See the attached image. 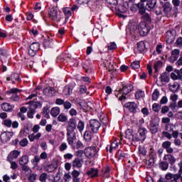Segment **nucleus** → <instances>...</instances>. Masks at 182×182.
I'll return each instance as SVG.
<instances>
[{
    "instance_id": "obj_1",
    "label": "nucleus",
    "mask_w": 182,
    "mask_h": 182,
    "mask_svg": "<svg viewBox=\"0 0 182 182\" xmlns=\"http://www.w3.org/2000/svg\"><path fill=\"white\" fill-rule=\"evenodd\" d=\"M133 90V85L132 84H126L124 85L122 87V89H121L117 93H116L117 97H119V94L122 95L119 97V100H124L126 99V95H129L130 92Z\"/></svg>"
},
{
    "instance_id": "obj_2",
    "label": "nucleus",
    "mask_w": 182,
    "mask_h": 182,
    "mask_svg": "<svg viewBox=\"0 0 182 182\" xmlns=\"http://www.w3.org/2000/svg\"><path fill=\"white\" fill-rule=\"evenodd\" d=\"M150 31H151V26H148L144 23H139L138 25V32L140 36H146L150 33Z\"/></svg>"
},
{
    "instance_id": "obj_3",
    "label": "nucleus",
    "mask_w": 182,
    "mask_h": 182,
    "mask_svg": "<svg viewBox=\"0 0 182 182\" xmlns=\"http://www.w3.org/2000/svg\"><path fill=\"white\" fill-rule=\"evenodd\" d=\"M147 134V129L144 127H140L138 129V134H135V141L143 142L146 140V134Z\"/></svg>"
},
{
    "instance_id": "obj_4",
    "label": "nucleus",
    "mask_w": 182,
    "mask_h": 182,
    "mask_svg": "<svg viewBox=\"0 0 182 182\" xmlns=\"http://www.w3.org/2000/svg\"><path fill=\"white\" fill-rule=\"evenodd\" d=\"M159 4L161 5L163 9L164 15H170L171 11H173V5H171L168 1L164 2L161 0H160Z\"/></svg>"
},
{
    "instance_id": "obj_5",
    "label": "nucleus",
    "mask_w": 182,
    "mask_h": 182,
    "mask_svg": "<svg viewBox=\"0 0 182 182\" xmlns=\"http://www.w3.org/2000/svg\"><path fill=\"white\" fill-rule=\"evenodd\" d=\"M176 31L175 29H171L166 32V42L167 45H171V43L174 42V41L176 40Z\"/></svg>"
},
{
    "instance_id": "obj_6",
    "label": "nucleus",
    "mask_w": 182,
    "mask_h": 182,
    "mask_svg": "<svg viewBox=\"0 0 182 182\" xmlns=\"http://www.w3.org/2000/svg\"><path fill=\"white\" fill-rule=\"evenodd\" d=\"M84 153L88 159H93L97 154V149L95 146H90L85 149Z\"/></svg>"
},
{
    "instance_id": "obj_7",
    "label": "nucleus",
    "mask_w": 182,
    "mask_h": 182,
    "mask_svg": "<svg viewBox=\"0 0 182 182\" xmlns=\"http://www.w3.org/2000/svg\"><path fill=\"white\" fill-rule=\"evenodd\" d=\"M127 32L131 35V36H136V33L139 32V26L136 23H130L127 28Z\"/></svg>"
},
{
    "instance_id": "obj_8",
    "label": "nucleus",
    "mask_w": 182,
    "mask_h": 182,
    "mask_svg": "<svg viewBox=\"0 0 182 182\" xmlns=\"http://www.w3.org/2000/svg\"><path fill=\"white\" fill-rule=\"evenodd\" d=\"M76 140V133L75 130H67V141L70 146L73 145Z\"/></svg>"
},
{
    "instance_id": "obj_9",
    "label": "nucleus",
    "mask_w": 182,
    "mask_h": 182,
    "mask_svg": "<svg viewBox=\"0 0 182 182\" xmlns=\"http://www.w3.org/2000/svg\"><path fill=\"white\" fill-rule=\"evenodd\" d=\"M90 127L92 133H97L100 129V122L96 119H91L90 121Z\"/></svg>"
},
{
    "instance_id": "obj_10",
    "label": "nucleus",
    "mask_w": 182,
    "mask_h": 182,
    "mask_svg": "<svg viewBox=\"0 0 182 182\" xmlns=\"http://www.w3.org/2000/svg\"><path fill=\"white\" fill-rule=\"evenodd\" d=\"M48 16L51 21H58V8L55 6L49 8Z\"/></svg>"
},
{
    "instance_id": "obj_11",
    "label": "nucleus",
    "mask_w": 182,
    "mask_h": 182,
    "mask_svg": "<svg viewBox=\"0 0 182 182\" xmlns=\"http://www.w3.org/2000/svg\"><path fill=\"white\" fill-rule=\"evenodd\" d=\"M38 108V104L36 102H31L29 104V111L27 113V116L29 119H33V114H35V109Z\"/></svg>"
},
{
    "instance_id": "obj_12",
    "label": "nucleus",
    "mask_w": 182,
    "mask_h": 182,
    "mask_svg": "<svg viewBox=\"0 0 182 182\" xmlns=\"http://www.w3.org/2000/svg\"><path fill=\"white\" fill-rule=\"evenodd\" d=\"M12 136H14V133L12 132H4L0 135V139L3 143H6L11 140Z\"/></svg>"
},
{
    "instance_id": "obj_13",
    "label": "nucleus",
    "mask_w": 182,
    "mask_h": 182,
    "mask_svg": "<svg viewBox=\"0 0 182 182\" xmlns=\"http://www.w3.org/2000/svg\"><path fill=\"white\" fill-rule=\"evenodd\" d=\"M125 138L130 141H136V134L132 129H127L125 132Z\"/></svg>"
},
{
    "instance_id": "obj_14",
    "label": "nucleus",
    "mask_w": 182,
    "mask_h": 182,
    "mask_svg": "<svg viewBox=\"0 0 182 182\" xmlns=\"http://www.w3.org/2000/svg\"><path fill=\"white\" fill-rule=\"evenodd\" d=\"M21 90H18L17 88H11L9 91H7V93L13 94L11 96V100H14L15 102H18L19 100V96L17 93H19Z\"/></svg>"
},
{
    "instance_id": "obj_15",
    "label": "nucleus",
    "mask_w": 182,
    "mask_h": 182,
    "mask_svg": "<svg viewBox=\"0 0 182 182\" xmlns=\"http://www.w3.org/2000/svg\"><path fill=\"white\" fill-rule=\"evenodd\" d=\"M141 16L142 21L140 23H145L149 26H151V17L149 14V13H144Z\"/></svg>"
},
{
    "instance_id": "obj_16",
    "label": "nucleus",
    "mask_w": 182,
    "mask_h": 182,
    "mask_svg": "<svg viewBox=\"0 0 182 182\" xmlns=\"http://www.w3.org/2000/svg\"><path fill=\"white\" fill-rule=\"evenodd\" d=\"M135 6L139 9V14H140V15H144V14H146V11H147V6H146L144 3L139 2L138 4H135Z\"/></svg>"
},
{
    "instance_id": "obj_17",
    "label": "nucleus",
    "mask_w": 182,
    "mask_h": 182,
    "mask_svg": "<svg viewBox=\"0 0 182 182\" xmlns=\"http://www.w3.org/2000/svg\"><path fill=\"white\" fill-rule=\"evenodd\" d=\"M43 93L46 96L52 97L56 95V90L51 87H48L43 90Z\"/></svg>"
},
{
    "instance_id": "obj_18",
    "label": "nucleus",
    "mask_w": 182,
    "mask_h": 182,
    "mask_svg": "<svg viewBox=\"0 0 182 182\" xmlns=\"http://www.w3.org/2000/svg\"><path fill=\"white\" fill-rule=\"evenodd\" d=\"M162 147L163 149H165L166 150V152L169 154H171L173 151H174V149L171 148V142L169 141H165L162 143Z\"/></svg>"
},
{
    "instance_id": "obj_19",
    "label": "nucleus",
    "mask_w": 182,
    "mask_h": 182,
    "mask_svg": "<svg viewBox=\"0 0 182 182\" xmlns=\"http://www.w3.org/2000/svg\"><path fill=\"white\" fill-rule=\"evenodd\" d=\"M146 5V11L150 12L157 6V0H148Z\"/></svg>"
},
{
    "instance_id": "obj_20",
    "label": "nucleus",
    "mask_w": 182,
    "mask_h": 182,
    "mask_svg": "<svg viewBox=\"0 0 182 182\" xmlns=\"http://www.w3.org/2000/svg\"><path fill=\"white\" fill-rule=\"evenodd\" d=\"M124 107L128 109L131 113H135L136 110H137V105L133 102L126 103Z\"/></svg>"
},
{
    "instance_id": "obj_21",
    "label": "nucleus",
    "mask_w": 182,
    "mask_h": 182,
    "mask_svg": "<svg viewBox=\"0 0 182 182\" xmlns=\"http://www.w3.org/2000/svg\"><path fill=\"white\" fill-rule=\"evenodd\" d=\"M63 12L65 16L64 23H66L69 21V17L72 16V10L69 7H65L63 9Z\"/></svg>"
},
{
    "instance_id": "obj_22",
    "label": "nucleus",
    "mask_w": 182,
    "mask_h": 182,
    "mask_svg": "<svg viewBox=\"0 0 182 182\" xmlns=\"http://www.w3.org/2000/svg\"><path fill=\"white\" fill-rule=\"evenodd\" d=\"M76 124V119L75 118H70L68 122L67 130H75Z\"/></svg>"
},
{
    "instance_id": "obj_23",
    "label": "nucleus",
    "mask_w": 182,
    "mask_h": 182,
    "mask_svg": "<svg viewBox=\"0 0 182 182\" xmlns=\"http://www.w3.org/2000/svg\"><path fill=\"white\" fill-rule=\"evenodd\" d=\"M159 123L151 122L149 130L152 134H156L159 132Z\"/></svg>"
},
{
    "instance_id": "obj_24",
    "label": "nucleus",
    "mask_w": 182,
    "mask_h": 182,
    "mask_svg": "<svg viewBox=\"0 0 182 182\" xmlns=\"http://www.w3.org/2000/svg\"><path fill=\"white\" fill-rule=\"evenodd\" d=\"M83 166V159H80L79 158H75L73 161V167L76 168H80Z\"/></svg>"
},
{
    "instance_id": "obj_25",
    "label": "nucleus",
    "mask_w": 182,
    "mask_h": 182,
    "mask_svg": "<svg viewBox=\"0 0 182 182\" xmlns=\"http://www.w3.org/2000/svg\"><path fill=\"white\" fill-rule=\"evenodd\" d=\"M98 174H99V171H97V168H91L88 171H87V175H88V176L91 177L92 178H95V177H97Z\"/></svg>"
},
{
    "instance_id": "obj_26",
    "label": "nucleus",
    "mask_w": 182,
    "mask_h": 182,
    "mask_svg": "<svg viewBox=\"0 0 182 182\" xmlns=\"http://www.w3.org/2000/svg\"><path fill=\"white\" fill-rule=\"evenodd\" d=\"M171 77L173 80H182V75H180L178 70H175L173 73H171Z\"/></svg>"
},
{
    "instance_id": "obj_27",
    "label": "nucleus",
    "mask_w": 182,
    "mask_h": 182,
    "mask_svg": "<svg viewBox=\"0 0 182 182\" xmlns=\"http://www.w3.org/2000/svg\"><path fill=\"white\" fill-rule=\"evenodd\" d=\"M73 90V87L71 85H66L63 90V94L64 96H70V95H72V91Z\"/></svg>"
},
{
    "instance_id": "obj_28",
    "label": "nucleus",
    "mask_w": 182,
    "mask_h": 182,
    "mask_svg": "<svg viewBox=\"0 0 182 182\" xmlns=\"http://www.w3.org/2000/svg\"><path fill=\"white\" fill-rule=\"evenodd\" d=\"M60 113V108L59 107H54L50 109V115L52 117H58Z\"/></svg>"
},
{
    "instance_id": "obj_29",
    "label": "nucleus",
    "mask_w": 182,
    "mask_h": 182,
    "mask_svg": "<svg viewBox=\"0 0 182 182\" xmlns=\"http://www.w3.org/2000/svg\"><path fill=\"white\" fill-rule=\"evenodd\" d=\"M1 109L4 112H11L14 109V107L9 103L4 102L1 104Z\"/></svg>"
},
{
    "instance_id": "obj_30",
    "label": "nucleus",
    "mask_w": 182,
    "mask_h": 182,
    "mask_svg": "<svg viewBox=\"0 0 182 182\" xmlns=\"http://www.w3.org/2000/svg\"><path fill=\"white\" fill-rule=\"evenodd\" d=\"M28 50L30 56H35V55H36V52L39 50V47L30 46L28 47Z\"/></svg>"
},
{
    "instance_id": "obj_31",
    "label": "nucleus",
    "mask_w": 182,
    "mask_h": 182,
    "mask_svg": "<svg viewBox=\"0 0 182 182\" xmlns=\"http://www.w3.org/2000/svg\"><path fill=\"white\" fill-rule=\"evenodd\" d=\"M18 163L20 166H25L29 163V158L28 156L24 155L20 158Z\"/></svg>"
},
{
    "instance_id": "obj_32",
    "label": "nucleus",
    "mask_w": 182,
    "mask_h": 182,
    "mask_svg": "<svg viewBox=\"0 0 182 182\" xmlns=\"http://www.w3.org/2000/svg\"><path fill=\"white\" fill-rule=\"evenodd\" d=\"M7 80H11L13 83H15V80L19 82L21 80V78L19 77V74L18 73H13L11 74V77H7Z\"/></svg>"
},
{
    "instance_id": "obj_33",
    "label": "nucleus",
    "mask_w": 182,
    "mask_h": 182,
    "mask_svg": "<svg viewBox=\"0 0 182 182\" xmlns=\"http://www.w3.org/2000/svg\"><path fill=\"white\" fill-rule=\"evenodd\" d=\"M179 88H180V85H178V83L177 82H173L172 85H169V90L173 93H176V92H177Z\"/></svg>"
},
{
    "instance_id": "obj_34",
    "label": "nucleus",
    "mask_w": 182,
    "mask_h": 182,
    "mask_svg": "<svg viewBox=\"0 0 182 182\" xmlns=\"http://www.w3.org/2000/svg\"><path fill=\"white\" fill-rule=\"evenodd\" d=\"M115 157L118 159V160H123L124 158L127 157V154L123 152V151L119 150L117 152Z\"/></svg>"
},
{
    "instance_id": "obj_35",
    "label": "nucleus",
    "mask_w": 182,
    "mask_h": 182,
    "mask_svg": "<svg viewBox=\"0 0 182 182\" xmlns=\"http://www.w3.org/2000/svg\"><path fill=\"white\" fill-rule=\"evenodd\" d=\"M164 159L166 160V161H168L170 164H174L176 163V158L171 154H168L164 156Z\"/></svg>"
},
{
    "instance_id": "obj_36",
    "label": "nucleus",
    "mask_w": 182,
    "mask_h": 182,
    "mask_svg": "<svg viewBox=\"0 0 182 182\" xmlns=\"http://www.w3.org/2000/svg\"><path fill=\"white\" fill-rule=\"evenodd\" d=\"M119 144H120L119 143H118L117 140H114L110 145L109 146V153H112V151L114 150H116V149H117V147H119Z\"/></svg>"
},
{
    "instance_id": "obj_37",
    "label": "nucleus",
    "mask_w": 182,
    "mask_h": 182,
    "mask_svg": "<svg viewBox=\"0 0 182 182\" xmlns=\"http://www.w3.org/2000/svg\"><path fill=\"white\" fill-rule=\"evenodd\" d=\"M58 120L61 123H65V122H68V117L66 116V114L61 113L58 115Z\"/></svg>"
},
{
    "instance_id": "obj_38",
    "label": "nucleus",
    "mask_w": 182,
    "mask_h": 182,
    "mask_svg": "<svg viewBox=\"0 0 182 182\" xmlns=\"http://www.w3.org/2000/svg\"><path fill=\"white\" fill-rule=\"evenodd\" d=\"M84 139L85 141H90L92 140V132L90 131H86L84 134Z\"/></svg>"
},
{
    "instance_id": "obj_39",
    "label": "nucleus",
    "mask_w": 182,
    "mask_h": 182,
    "mask_svg": "<svg viewBox=\"0 0 182 182\" xmlns=\"http://www.w3.org/2000/svg\"><path fill=\"white\" fill-rule=\"evenodd\" d=\"M20 154L21 151L14 150L10 153V157H11V159H18Z\"/></svg>"
},
{
    "instance_id": "obj_40",
    "label": "nucleus",
    "mask_w": 182,
    "mask_h": 182,
    "mask_svg": "<svg viewBox=\"0 0 182 182\" xmlns=\"http://www.w3.org/2000/svg\"><path fill=\"white\" fill-rule=\"evenodd\" d=\"M4 126H6V127H12V120L9 119H5L2 122Z\"/></svg>"
},
{
    "instance_id": "obj_41",
    "label": "nucleus",
    "mask_w": 182,
    "mask_h": 182,
    "mask_svg": "<svg viewBox=\"0 0 182 182\" xmlns=\"http://www.w3.org/2000/svg\"><path fill=\"white\" fill-rule=\"evenodd\" d=\"M163 66V63L161 61H156L154 65L155 72H159V70Z\"/></svg>"
},
{
    "instance_id": "obj_42",
    "label": "nucleus",
    "mask_w": 182,
    "mask_h": 182,
    "mask_svg": "<svg viewBox=\"0 0 182 182\" xmlns=\"http://www.w3.org/2000/svg\"><path fill=\"white\" fill-rule=\"evenodd\" d=\"M58 149L61 152L65 151V150H68V144L66 142L61 143Z\"/></svg>"
},
{
    "instance_id": "obj_43",
    "label": "nucleus",
    "mask_w": 182,
    "mask_h": 182,
    "mask_svg": "<svg viewBox=\"0 0 182 182\" xmlns=\"http://www.w3.org/2000/svg\"><path fill=\"white\" fill-rule=\"evenodd\" d=\"M165 129L166 132H169L170 133H171V132H174V125L172 124H167L165 126Z\"/></svg>"
},
{
    "instance_id": "obj_44",
    "label": "nucleus",
    "mask_w": 182,
    "mask_h": 182,
    "mask_svg": "<svg viewBox=\"0 0 182 182\" xmlns=\"http://www.w3.org/2000/svg\"><path fill=\"white\" fill-rule=\"evenodd\" d=\"M160 96V92L158 90H155L152 93V100H157Z\"/></svg>"
},
{
    "instance_id": "obj_45",
    "label": "nucleus",
    "mask_w": 182,
    "mask_h": 182,
    "mask_svg": "<svg viewBox=\"0 0 182 182\" xmlns=\"http://www.w3.org/2000/svg\"><path fill=\"white\" fill-rule=\"evenodd\" d=\"M135 52H139V53H143L144 52H146V46H136L134 48Z\"/></svg>"
},
{
    "instance_id": "obj_46",
    "label": "nucleus",
    "mask_w": 182,
    "mask_h": 182,
    "mask_svg": "<svg viewBox=\"0 0 182 182\" xmlns=\"http://www.w3.org/2000/svg\"><path fill=\"white\" fill-rule=\"evenodd\" d=\"M131 68L132 69H139L140 68V61H134L132 63Z\"/></svg>"
},
{
    "instance_id": "obj_47",
    "label": "nucleus",
    "mask_w": 182,
    "mask_h": 182,
    "mask_svg": "<svg viewBox=\"0 0 182 182\" xmlns=\"http://www.w3.org/2000/svg\"><path fill=\"white\" fill-rule=\"evenodd\" d=\"M136 99H141V97H144V91L138 90L135 94Z\"/></svg>"
},
{
    "instance_id": "obj_48",
    "label": "nucleus",
    "mask_w": 182,
    "mask_h": 182,
    "mask_svg": "<svg viewBox=\"0 0 182 182\" xmlns=\"http://www.w3.org/2000/svg\"><path fill=\"white\" fill-rule=\"evenodd\" d=\"M77 129H78L79 132L80 133H82V132H83V130L85 129V123L82 121H80L77 124Z\"/></svg>"
},
{
    "instance_id": "obj_49",
    "label": "nucleus",
    "mask_w": 182,
    "mask_h": 182,
    "mask_svg": "<svg viewBox=\"0 0 182 182\" xmlns=\"http://www.w3.org/2000/svg\"><path fill=\"white\" fill-rule=\"evenodd\" d=\"M100 30L99 28H94L92 31V36L94 38H99L100 36Z\"/></svg>"
},
{
    "instance_id": "obj_50",
    "label": "nucleus",
    "mask_w": 182,
    "mask_h": 182,
    "mask_svg": "<svg viewBox=\"0 0 182 182\" xmlns=\"http://www.w3.org/2000/svg\"><path fill=\"white\" fill-rule=\"evenodd\" d=\"M63 178L65 182H70L72 180V176H70V173H65Z\"/></svg>"
},
{
    "instance_id": "obj_51",
    "label": "nucleus",
    "mask_w": 182,
    "mask_h": 182,
    "mask_svg": "<svg viewBox=\"0 0 182 182\" xmlns=\"http://www.w3.org/2000/svg\"><path fill=\"white\" fill-rule=\"evenodd\" d=\"M162 134L164 137H166V139H168V140H171L172 139V135L171 134H170L169 132L168 131H164L162 132Z\"/></svg>"
},
{
    "instance_id": "obj_52",
    "label": "nucleus",
    "mask_w": 182,
    "mask_h": 182,
    "mask_svg": "<svg viewBox=\"0 0 182 182\" xmlns=\"http://www.w3.org/2000/svg\"><path fill=\"white\" fill-rule=\"evenodd\" d=\"M139 154H141V156H146V154H147V149H146L144 146H139Z\"/></svg>"
},
{
    "instance_id": "obj_53",
    "label": "nucleus",
    "mask_w": 182,
    "mask_h": 182,
    "mask_svg": "<svg viewBox=\"0 0 182 182\" xmlns=\"http://www.w3.org/2000/svg\"><path fill=\"white\" fill-rule=\"evenodd\" d=\"M55 168H56L55 167L54 165H48L47 166H46V170L48 173H52V171H55Z\"/></svg>"
},
{
    "instance_id": "obj_54",
    "label": "nucleus",
    "mask_w": 182,
    "mask_h": 182,
    "mask_svg": "<svg viewBox=\"0 0 182 182\" xmlns=\"http://www.w3.org/2000/svg\"><path fill=\"white\" fill-rule=\"evenodd\" d=\"M161 170L166 171L168 168V164L167 162H162L160 164Z\"/></svg>"
},
{
    "instance_id": "obj_55",
    "label": "nucleus",
    "mask_w": 182,
    "mask_h": 182,
    "mask_svg": "<svg viewBox=\"0 0 182 182\" xmlns=\"http://www.w3.org/2000/svg\"><path fill=\"white\" fill-rule=\"evenodd\" d=\"M171 54H172V56L175 58V59H177V58H178V55H180V50L175 49L172 51Z\"/></svg>"
},
{
    "instance_id": "obj_56",
    "label": "nucleus",
    "mask_w": 182,
    "mask_h": 182,
    "mask_svg": "<svg viewBox=\"0 0 182 182\" xmlns=\"http://www.w3.org/2000/svg\"><path fill=\"white\" fill-rule=\"evenodd\" d=\"M63 106L64 109H65L66 110H69V109L72 107V103H70V102L66 101L64 102Z\"/></svg>"
},
{
    "instance_id": "obj_57",
    "label": "nucleus",
    "mask_w": 182,
    "mask_h": 182,
    "mask_svg": "<svg viewBox=\"0 0 182 182\" xmlns=\"http://www.w3.org/2000/svg\"><path fill=\"white\" fill-rule=\"evenodd\" d=\"M28 143H29V141L27 139H23L20 141V146H21V147H26V146H28Z\"/></svg>"
},
{
    "instance_id": "obj_58",
    "label": "nucleus",
    "mask_w": 182,
    "mask_h": 182,
    "mask_svg": "<svg viewBox=\"0 0 182 182\" xmlns=\"http://www.w3.org/2000/svg\"><path fill=\"white\" fill-rule=\"evenodd\" d=\"M165 178H166V180H168V181H171V180H173L174 178V174H172L171 173H168L166 174Z\"/></svg>"
},
{
    "instance_id": "obj_59",
    "label": "nucleus",
    "mask_w": 182,
    "mask_h": 182,
    "mask_svg": "<svg viewBox=\"0 0 182 182\" xmlns=\"http://www.w3.org/2000/svg\"><path fill=\"white\" fill-rule=\"evenodd\" d=\"M46 178H48V174L46 173H43L40 176V181L45 182L46 181Z\"/></svg>"
},
{
    "instance_id": "obj_60",
    "label": "nucleus",
    "mask_w": 182,
    "mask_h": 182,
    "mask_svg": "<svg viewBox=\"0 0 182 182\" xmlns=\"http://www.w3.org/2000/svg\"><path fill=\"white\" fill-rule=\"evenodd\" d=\"M30 32L33 36H38V35H39V31L35 27H33Z\"/></svg>"
},
{
    "instance_id": "obj_61",
    "label": "nucleus",
    "mask_w": 182,
    "mask_h": 182,
    "mask_svg": "<svg viewBox=\"0 0 182 182\" xmlns=\"http://www.w3.org/2000/svg\"><path fill=\"white\" fill-rule=\"evenodd\" d=\"M70 116H77V111L74 108H72L69 111Z\"/></svg>"
},
{
    "instance_id": "obj_62",
    "label": "nucleus",
    "mask_w": 182,
    "mask_h": 182,
    "mask_svg": "<svg viewBox=\"0 0 182 182\" xmlns=\"http://www.w3.org/2000/svg\"><path fill=\"white\" fill-rule=\"evenodd\" d=\"M181 177L180 174H174L173 178L171 179L169 182H177V180Z\"/></svg>"
},
{
    "instance_id": "obj_63",
    "label": "nucleus",
    "mask_w": 182,
    "mask_h": 182,
    "mask_svg": "<svg viewBox=\"0 0 182 182\" xmlns=\"http://www.w3.org/2000/svg\"><path fill=\"white\" fill-rule=\"evenodd\" d=\"M161 78L162 82H168L169 80L168 76H167L166 74H162L161 75Z\"/></svg>"
},
{
    "instance_id": "obj_64",
    "label": "nucleus",
    "mask_w": 182,
    "mask_h": 182,
    "mask_svg": "<svg viewBox=\"0 0 182 182\" xmlns=\"http://www.w3.org/2000/svg\"><path fill=\"white\" fill-rule=\"evenodd\" d=\"M8 36V32L6 31H0V38H5Z\"/></svg>"
}]
</instances>
